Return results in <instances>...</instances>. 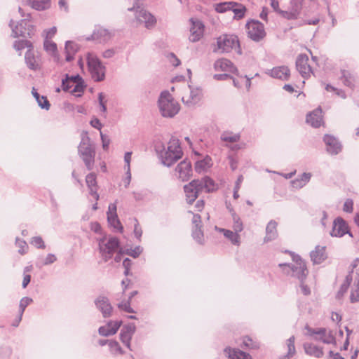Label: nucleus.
Segmentation results:
<instances>
[{
  "label": "nucleus",
  "instance_id": "f257e3e1",
  "mask_svg": "<svg viewBox=\"0 0 359 359\" xmlns=\"http://www.w3.org/2000/svg\"><path fill=\"white\" fill-rule=\"evenodd\" d=\"M216 189L215 182L207 176L201 180H194L184 186L186 200L189 204H192L195 201L200 192L205 191L210 193Z\"/></svg>",
  "mask_w": 359,
  "mask_h": 359
},
{
  "label": "nucleus",
  "instance_id": "f03ea898",
  "mask_svg": "<svg viewBox=\"0 0 359 359\" xmlns=\"http://www.w3.org/2000/svg\"><path fill=\"white\" fill-rule=\"evenodd\" d=\"M78 154L83 160L88 170H92L95 164V145L91 141L87 131H82L81 142L78 147Z\"/></svg>",
  "mask_w": 359,
  "mask_h": 359
},
{
  "label": "nucleus",
  "instance_id": "7ed1b4c3",
  "mask_svg": "<svg viewBox=\"0 0 359 359\" xmlns=\"http://www.w3.org/2000/svg\"><path fill=\"white\" fill-rule=\"evenodd\" d=\"M158 105L162 116L165 118L174 117L180 111V106L168 90L161 93L158 100Z\"/></svg>",
  "mask_w": 359,
  "mask_h": 359
},
{
  "label": "nucleus",
  "instance_id": "20e7f679",
  "mask_svg": "<svg viewBox=\"0 0 359 359\" xmlns=\"http://www.w3.org/2000/svg\"><path fill=\"white\" fill-rule=\"evenodd\" d=\"M98 248L104 262H108L112 258L114 254L121 248L119 239L116 236H109L104 234L102 237L97 238Z\"/></svg>",
  "mask_w": 359,
  "mask_h": 359
},
{
  "label": "nucleus",
  "instance_id": "39448f33",
  "mask_svg": "<svg viewBox=\"0 0 359 359\" xmlns=\"http://www.w3.org/2000/svg\"><path fill=\"white\" fill-rule=\"evenodd\" d=\"M233 48L238 54H241L238 36L234 34H222L217 39L216 47L214 48L213 51L229 53Z\"/></svg>",
  "mask_w": 359,
  "mask_h": 359
},
{
  "label": "nucleus",
  "instance_id": "423d86ee",
  "mask_svg": "<svg viewBox=\"0 0 359 359\" xmlns=\"http://www.w3.org/2000/svg\"><path fill=\"white\" fill-rule=\"evenodd\" d=\"M87 66L91 77L95 82H100L105 79L106 67L95 55L88 53L86 57Z\"/></svg>",
  "mask_w": 359,
  "mask_h": 359
},
{
  "label": "nucleus",
  "instance_id": "0eeeda50",
  "mask_svg": "<svg viewBox=\"0 0 359 359\" xmlns=\"http://www.w3.org/2000/svg\"><path fill=\"white\" fill-rule=\"evenodd\" d=\"M13 20H11L9 27L12 29L14 37L22 36L32 38L34 34V26L29 23L28 19L22 20L17 25L13 27Z\"/></svg>",
  "mask_w": 359,
  "mask_h": 359
},
{
  "label": "nucleus",
  "instance_id": "6e6552de",
  "mask_svg": "<svg viewBox=\"0 0 359 359\" xmlns=\"http://www.w3.org/2000/svg\"><path fill=\"white\" fill-rule=\"evenodd\" d=\"M248 36L255 41H259L266 35L263 23L257 20H250L246 25Z\"/></svg>",
  "mask_w": 359,
  "mask_h": 359
},
{
  "label": "nucleus",
  "instance_id": "1a4fd4ad",
  "mask_svg": "<svg viewBox=\"0 0 359 359\" xmlns=\"http://www.w3.org/2000/svg\"><path fill=\"white\" fill-rule=\"evenodd\" d=\"M346 234H348L350 237H353L346 221L341 217H336L333 221L330 236L341 238Z\"/></svg>",
  "mask_w": 359,
  "mask_h": 359
},
{
  "label": "nucleus",
  "instance_id": "9d476101",
  "mask_svg": "<svg viewBox=\"0 0 359 359\" xmlns=\"http://www.w3.org/2000/svg\"><path fill=\"white\" fill-rule=\"evenodd\" d=\"M96 309L100 311L104 318L112 316L114 308L108 297L104 295L98 296L94 301Z\"/></svg>",
  "mask_w": 359,
  "mask_h": 359
},
{
  "label": "nucleus",
  "instance_id": "9b49d317",
  "mask_svg": "<svg viewBox=\"0 0 359 359\" xmlns=\"http://www.w3.org/2000/svg\"><path fill=\"white\" fill-rule=\"evenodd\" d=\"M135 18L139 22L144 23V27L148 29H152L156 24L155 16L140 7L135 11Z\"/></svg>",
  "mask_w": 359,
  "mask_h": 359
},
{
  "label": "nucleus",
  "instance_id": "f8f14e48",
  "mask_svg": "<svg viewBox=\"0 0 359 359\" xmlns=\"http://www.w3.org/2000/svg\"><path fill=\"white\" fill-rule=\"evenodd\" d=\"M304 0H291L290 10L281 11V16L287 20H296L301 13Z\"/></svg>",
  "mask_w": 359,
  "mask_h": 359
},
{
  "label": "nucleus",
  "instance_id": "ddd939ff",
  "mask_svg": "<svg viewBox=\"0 0 359 359\" xmlns=\"http://www.w3.org/2000/svg\"><path fill=\"white\" fill-rule=\"evenodd\" d=\"M323 142L326 146V151L331 155H337L342 150L341 142L333 135H325Z\"/></svg>",
  "mask_w": 359,
  "mask_h": 359
},
{
  "label": "nucleus",
  "instance_id": "4468645a",
  "mask_svg": "<svg viewBox=\"0 0 359 359\" xmlns=\"http://www.w3.org/2000/svg\"><path fill=\"white\" fill-rule=\"evenodd\" d=\"M308 62L309 57L306 54L302 53L297 56L296 60V69L304 79L309 78L312 72L311 67Z\"/></svg>",
  "mask_w": 359,
  "mask_h": 359
},
{
  "label": "nucleus",
  "instance_id": "2eb2a0df",
  "mask_svg": "<svg viewBox=\"0 0 359 359\" xmlns=\"http://www.w3.org/2000/svg\"><path fill=\"white\" fill-rule=\"evenodd\" d=\"M280 267L288 266L291 270V276L297 278L299 282L304 281L308 275V270L306 264L295 266L292 264H279Z\"/></svg>",
  "mask_w": 359,
  "mask_h": 359
},
{
  "label": "nucleus",
  "instance_id": "dca6fc26",
  "mask_svg": "<svg viewBox=\"0 0 359 359\" xmlns=\"http://www.w3.org/2000/svg\"><path fill=\"white\" fill-rule=\"evenodd\" d=\"M175 171L179 173V178L183 182L188 181L192 175L191 161L187 159L181 161L175 168Z\"/></svg>",
  "mask_w": 359,
  "mask_h": 359
},
{
  "label": "nucleus",
  "instance_id": "f3484780",
  "mask_svg": "<svg viewBox=\"0 0 359 359\" xmlns=\"http://www.w3.org/2000/svg\"><path fill=\"white\" fill-rule=\"evenodd\" d=\"M191 27L190 28L191 36L189 41L191 42L198 41L203 36L204 31V25L203 22L198 20L190 19Z\"/></svg>",
  "mask_w": 359,
  "mask_h": 359
},
{
  "label": "nucleus",
  "instance_id": "a211bd4d",
  "mask_svg": "<svg viewBox=\"0 0 359 359\" xmlns=\"http://www.w3.org/2000/svg\"><path fill=\"white\" fill-rule=\"evenodd\" d=\"M322 109L318 107L313 111L309 113L306 116V123L313 128H319L323 123Z\"/></svg>",
  "mask_w": 359,
  "mask_h": 359
},
{
  "label": "nucleus",
  "instance_id": "6ab92c4d",
  "mask_svg": "<svg viewBox=\"0 0 359 359\" xmlns=\"http://www.w3.org/2000/svg\"><path fill=\"white\" fill-rule=\"evenodd\" d=\"M182 151H175V153L161 152L160 156L162 163L167 167H170L182 158Z\"/></svg>",
  "mask_w": 359,
  "mask_h": 359
},
{
  "label": "nucleus",
  "instance_id": "aec40b11",
  "mask_svg": "<svg viewBox=\"0 0 359 359\" xmlns=\"http://www.w3.org/2000/svg\"><path fill=\"white\" fill-rule=\"evenodd\" d=\"M111 37V33L107 29L99 27L94 30L93 33L86 38L87 41L97 40L100 42H105Z\"/></svg>",
  "mask_w": 359,
  "mask_h": 359
},
{
  "label": "nucleus",
  "instance_id": "412c9836",
  "mask_svg": "<svg viewBox=\"0 0 359 359\" xmlns=\"http://www.w3.org/2000/svg\"><path fill=\"white\" fill-rule=\"evenodd\" d=\"M270 76L283 81H287L290 79V71L286 66L276 67L270 70Z\"/></svg>",
  "mask_w": 359,
  "mask_h": 359
},
{
  "label": "nucleus",
  "instance_id": "4be33fe9",
  "mask_svg": "<svg viewBox=\"0 0 359 359\" xmlns=\"http://www.w3.org/2000/svg\"><path fill=\"white\" fill-rule=\"evenodd\" d=\"M311 261L314 264H320L327 259L325 247L316 246L315 250L310 253Z\"/></svg>",
  "mask_w": 359,
  "mask_h": 359
},
{
  "label": "nucleus",
  "instance_id": "5701e85b",
  "mask_svg": "<svg viewBox=\"0 0 359 359\" xmlns=\"http://www.w3.org/2000/svg\"><path fill=\"white\" fill-rule=\"evenodd\" d=\"M136 331V326L134 323L124 325L121 330L119 336L121 342L125 341H131L134 333Z\"/></svg>",
  "mask_w": 359,
  "mask_h": 359
},
{
  "label": "nucleus",
  "instance_id": "b1692460",
  "mask_svg": "<svg viewBox=\"0 0 359 359\" xmlns=\"http://www.w3.org/2000/svg\"><path fill=\"white\" fill-rule=\"evenodd\" d=\"M304 349L307 355L314 356L318 358H322L324 354L322 347L314 345L312 343H304Z\"/></svg>",
  "mask_w": 359,
  "mask_h": 359
},
{
  "label": "nucleus",
  "instance_id": "393cba45",
  "mask_svg": "<svg viewBox=\"0 0 359 359\" xmlns=\"http://www.w3.org/2000/svg\"><path fill=\"white\" fill-rule=\"evenodd\" d=\"M277 226L278 223L274 220H271L267 224L266 227V236L264 238V242H269L277 238Z\"/></svg>",
  "mask_w": 359,
  "mask_h": 359
},
{
  "label": "nucleus",
  "instance_id": "a878e982",
  "mask_svg": "<svg viewBox=\"0 0 359 359\" xmlns=\"http://www.w3.org/2000/svg\"><path fill=\"white\" fill-rule=\"evenodd\" d=\"M215 68L216 70L221 69L222 71H230L232 72L237 71V68L234 65L227 59L217 60L215 62Z\"/></svg>",
  "mask_w": 359,
  "mask_h": 359
},
{
  "label": "nucleus",
  "instance_id": "bb28decb",
  "mask_svg": "<svg viewBox=\"0 0 359 359\" xmlns=\"http://www.w3.org/2000/svg\"><path fill=\"white\" fill-rule=\"evenodd\" d=\"M32 94L33 97L35 98L36 101L38 103V105L43 109L48 110L50 107V104L47 99L46 96L41 95L36 90V89L33 87L32 89Z\"/></svg>",
  "mask_w": 359,
  "mask_h": 359
},
{
  "label": "nucleus",
  "instance_id": "cd10ccee",
  "mask_svg": "<svg viewBox=\"0 0 359 359\" xmlns=\"http://www.w3.org/2000/svg\"><path fill=\"white\" fill-rule=\"evenodd\" d=\"M25 63L27 67L32 70L37 71L40 69V65L34 57L32 50L29 49L25 55Z\"/></svg>",
  "mask_w": 359,
  "mask_h": 359
},
{
  "label": "nucleus",
  "instance_id": "c85d7f7f",
  "mask_svg": "<svg viewBox=\"0 0 359 359\" xmlns=\"http://www.w3.org/2000/svg\"><path fill=\"white\" fill-rule=\"evenodd\" d=\"M190 95L187 100H185L184 97H182V101L189 105L197 103L201 99V88H191L190 86Z\"/></svg>",
  "mask_w": 359,
  "mask_h": 359
},
{
  "label": "nucleus",
  "instance_id": "c756f323",
  "mask_svg": "<svg viewBox=\"0 0 359 359\" xmlns=\"http://www.w3.org/2000/svg\"><path fill=\"white\" fill-rule=\"evenodd\" d=\"M29 5L36 11H44L50 8V0H28Z\"/></svg>",
  "mask_w": 359,
  "mask_h": 359
},
{
  "label": "nucleus",
  "instance_id": "7c9ffc66",
  "mask_svg": "<svg viewBox=\"0 0 359 359\" xmlns=\"http://www.w3.org/2000/svg\"><path fill=\"white\" fill-rule=\"evenodd\" d=\"M220 232H222L224 237L228 238L232 244L239 245L240 244V235L235 231H231L225 229H219Z\"/></svg>",
  "mask_w": 359,
  "mask_h": 359
},
{
  "label": "nucleus",
  "instance_id": "2f4dec72",
  "mask_svg": "<svg viewBox=\"0 0 359 359\" xmlns=\"http://www.w3.org/2000/svg\"><path fill=\"white\" fill-rule=\"evenodd\" d=\"M231 11L234 13L233 19L241 20L245 17L247 9L244 5L234 1Z\"/></svg>",
  "mask_w": 359,
  "mask_h": 359
},
{
  "label": "nucleus",
  "instance_id": "473e14b6",
  "mask_svg": "<svg viewBox=\"0 0 359 359\" xmlns=\"http://www.w3.org/2000/svg\"><path fill=\"white\" fill-rule=\"evenodd\" d=\"M120 328V323H116L115 327L111 328L107 327V326H100L98 328V333L100 335L103 337H109L115 334Z\"/></svg>",
  "mask_w": 359,
  "mask_h": 359
},
{
  "label": "nucleus",
  "instance_id": "72a5a7b5",
  "mask_svg": "<svg viewBox=\"0 0 359 359\" xmlns=\"http://www.w3.org/2000/svg\"><path fill=\"white\" fill-rule=\"evenodd\" d=\"M182 151L179 142V140L176 138L175 137L172 136L169 143L168 146L167 147V149L164 151L163 152H168V153H175V151Z\"/></svg>",
  "mask_w": 359,
  "mask_h": 359
},
{
  "label": "nucleus",
  "instance_id": "f704fd0d",
  "mask_svg": "<svg viewBox=\"0 0 359 359\" xmlns=\"http://www.w3.org/2000/svg\"><path fill=\"white\" fill-rule=\"evenodd\" d=\"M341 79L343 83L347 87L353 88L354 86V78L352 74L348 71L344 69L341 71Z\"/></svg>",
  "mask_w": 359,
  "mask_h": 359
},
{
  "label": "nucleus",
  "instance_id": "c9c22d12",
  "mask_svg": "<svg viewBox=\"0 0 359 359\" xmlns=\"http://www.w3.org/2000/svg\"><path fill=\"white\" fill-rule=\"evenodd\" d=\"M107 222L114 229H116L120 231H123V227L118 217L117 213L107 216Z\"/></svg>",
  "mask_w": 359,
  "mask_h": 359
},
{
  "label": "nucleus",
  "instance_id": "e433bc0d",
  "mask_svg": "<svg viewBox=\"0 0 359 359\" xmlns=\"http://www.w3.org/2000/svg\"><path fill=\"white\" fill-rule=\"evenodd\" d=\"M233 4L234 1L220 2L215 5V11L219 13H225L226 11H231Z\"/></svg>",
  "mask_w": 359,
  "mask_h": 359
},
{
  "label": "nucleus",
  "instance_id": "4c0bfd02",
  "mask_svg": "<svg viewBox=\"0 0 359 359\" xmlns=\"http://www.w3.org/2000/svg\"><path fill=\"white\" fill-rule=\"evenodd\" d=\"M43 47L45 50L53 56H55L57 54V44L55 42L46 39L43 42Z\"/></svg>",
  "mask_w": 359,
  "mask_h": 359
},
{
  "label": "nucleus",
  "instance_id": "58836bf2",
  "mask_svg": "<svg viewBox=\"0 0 359 359\" xmlns=\"http://www.w3.org/2000/svg\"><path fill=\"white\" fill-rule=\"evenodd\" d=\"M315 341H322L323 343L326 344H332L335 345L337 343L336 339L333 335L332 331L330 330L329 332H327V330L326 334H325V337H323V338H318V337H316V338H315Z\"/></svg>",
  "mask_w": 359,
  "mask_h": 359
},
{
  "label": "nucleus",
  "instance_id": "ea45409f",
  "mask_svg": "<svg viewBox=\"0 0 359 359\" xmlns=\"http://www.w3.org/2000/svg\"><path fill=\"white\" fill-rule=\"evenodd\" d=\"M294 340L295 338L294 336L290 337L287 340V346L288 348V352L287 353L284 355L282 359H287L291 358L294 353H295V346H294Z\"/></svg>",
  "mask_w": 359,
  "mask_h": 359
},
{
  "label": "nucleus",
  "instance_id": "a19ab883",
  "mask_svg": "<svg viewBox=\"0 0 359 359\" xmlns=\"http://www.w3.org/2000/svg\"><path fill=\"white\" fill-rule=\"evenodd\" d=\"M232 219L233 231L239 233L243 230V224L241 219L236 213H233Z\"/></svg>",
  "mask_w": 359,
  "mask_h": 359
},
{
  "label": "nucleus",
  "instance_id": "79ce46f5",
  "mask_svg": "<svg viewBox=\"0 0 359 359\" xmlns=\"http://www.w3.org/2000/svg\"><path fill=\"white\" fill-rule=\"evenodd\" d=\"M13 47L17 50H21L25 48H29V49L32 50L33 46L31 41L23 39L15 41Z\"/></svg>",
  "mask_w": 359,
  "mask_h": 359
},
{
  "label": "nucleus",
  "instance_id": "37998d69",
  "mask_svg": "<svg viewBox=\"0 0 359 359\" xmlns=\"http://www.w3.org/2000/svg\"><path fill=\"white\" fill-rule=\"evenodd\" d=\"M241 346L243 348L245 349H257L258 348V344L248 336L243 338L242 344Z\"/></svg>",
  "mask_w": 359,
  "mask_h": 359
},
{
  "label": "nucleus",
  "instance_id": "c03bdc74",
  "mask_svg": "<svg viewBox=\"0 0 359 359\" xmlns=\"http://www.w3.org/2000/svg\"><path fill=\"white\" fill-rule=\"evenodd\" d=\"M202 226L193 227L192 237L199 244L203 243V231L201 229Z\"/></svg>",
  "mask_w": 359,
  "mask_h": 359
},
{
  "label": "nucleus",
  "instance_id": "a18cd8bd",
  "mask_svg": "<svg viewBox=\"0 0 359 359\" xmlns=\"http://www.w3.org/2000/svg\"><path fill=\"white\" fill-rule=\"evenodd\" d=\"M109 346L111 352L113 354L123 355L124 353V351L122 349L118 342L116 340H110L109 341Z\"/></svg>",
  "mask_w": 359,
  "mask_h": 359
},
{
  "label": "nucleus",
  "instance_id": "49530a36",
  "mask_svg": "<svg viewBox=\"0 0 359 359\" xmlns=\"http://www.w3.org/2000/svg\"><path fill=\"white\" fill-rule=\"evenodd\" d=\"M221 140L224 142H237L240 140L241 136L239 134H229V133H223L221 135Z\"/></svg>",
  "mask_w": 359,
  "mask_h": 359
},
{
  "label": "nucleus",
  "instance_id": "de8ad7c7",
  "mask_svg": "<svg viewBox=\"0 0 359 359\" xmlns=\"http://www.w3.org/2000/svg\"><path fill=\"white\" fill-rule=\"evenodd\" d=\"M33 302V299L28 297H25L21 299L19 304V313L23 316L25 309Z\"/></svg>",
  "mask_w": 359,
  "mask_h": 359
},
{
  "label": "nucleus",
  "instance_id": "09e8293b",
  "mask_svg": "<svg viewBox=\"0 0 359 359\" xmlns=\"http://www.w3.org/2000/svg\"><path fill=\"white\" fill-rule=\"evenodd\" d=\"M311 177V174L310 172H304L301 176L299 180H297L292 182L294 185L299 184L298 186L299 187H302L306 184V183L309 182Z\"/></svg>",
  "mask_w": 359,
  "mask_h": 359
},
{
  "label": "nucleus",
  "instance_id": "8fccbe9b",
  "mask_svg": "<svg viewBox=\"0 0 359 359\" xmlns=\"http://www.w3.org/2000/svg\"><path fill=\"white\" fill-rule=\"evenodd\" d=\"M143 251V248L138 245L135 248H129L124 250L126 255H128L135 259L137 258Z\"/></svg>",
  "mask_w": 359,
  "mask_h": 359
},
{
  "label": "nucleus",
  "instance_id": "3c124183",
  "mask_svg": "<svg viewBox=\"0 0 359 359\" xmlns=\"http://www.w3.org/2000/svg\"><path fill=\"white\" fill-rule=\"evenodd\" d=\"M15 245L19 248L18 252L20 255H25L28 249V245L25 241L19 238H15Z\"/></svg>",
  "mask_w": 359,
  "mask_h": 359
},
{
  "label": "nucleus",
  "instance_id": "603ef678",
  "mask_svg": "<svg viewBox=\"0 0 359 359\" xmlns=\"http://www.w3.org/2000/svg\"><path fill=\"white\" fill-rule=\"evenodd\" d=\"M305 330L307 331L306 334L311 337H313L314 339V336L316 334H325V327H320V328H312L308 325L305 326Z\"/></svg>",
  "mask_w": 359,
  "mask_h": 359
},
{
  "label": "nucleus",
  "instance_id": "864d4df0",
  "mask_svg": "<svg viewBox=\"0 0 359 359\" xmlns=\"http://www.w3.org/2000/svg\"><path fill=\"white\" fill-rule=\"evenodd\" d=\"M65 52H69L75 54L79 50V46L74 41H67L65 47Z\"/></svg>",
  "mask_w": 359,
  "mask_h": 359
},
{
  "label": "nucleus",
  "instance_id": "5fc2aeb1",
  "mask_svg": "<svg viewBox=\"0 0 359 359\" xmlns=\"http://www.w3.org/2000/svg\"><path fill=\"white\" fill-rule=\"evenodd\" d=\"M68 79V74H65L64 78L62 79L61 88L65 92H69L74 85Z\"/></svg>",
  "mask_w": 359,
  "mask_h": 359
},
{
  "label": "nucleus",
  "instance_id": "6e6d98bb",
  "mask_svg": "<svg viewBox=\"0 0 359 359\" xmlns=\"http://www.w3.org/2000/svg\"><path fill=\"white\" fill-rule=\"evenodd\" d=\"M12 353V349L10 346L2 345L0 346V359H8Z\"/></svg>",
  "mask_w": 359,
  "mask_h": 359
},
{
  "label": "nucleus",
  "instance_id": "4d7b16f0",
  "mask_svg": "<svg viewBox=\"0 0 359 359\" xmlns=\"http://www.w3.org/2000/svg\"><path fill=\"white\" fill-rule=\"evenodd\" d=\"M86 182L88 188L97 187L96 175L90 172L86 177Z\"/></svg>",
  "mask_w": 359,
  "mask_h": 359
},
{
  "label": "nucleus",
  "instance_id": "13d9d810",
  "mask_svg": "<svg viewBox=\"0 0 359 359\" xmlns=\"http://www.w3.org/2000/svg\"><path fill=\"white\" fill-rule=\"evenodd\" d=\"M30 243L38 249H44L46 248L45 243L41 236L33 237Z\"/></svg>",
  "mask_w": 359,
  "mask_h": 359
},
{
  "label": "nucleus",
  "instance_id": "bf43d9fd",
  "mask_svg": "<svg viewBox=\"0 0 359 359\" xmlns=\"http://www.w3.org/2000/svg\"><path fill=\"white\" fill-rule=\"evenodd\" d=\"M118 307L120 309L123 310L124 311L129 313H135V310L130 306V302L126 301L125 302H121L118 304Z\"/></svg>",
  "mask_w": 359,
  "mask_h": 359
},
{
  "label": "nucleus",
  "instance_id": "052dcab7",
  "mask_svg": "<svg viewBox=\"0 0 359 359\" xmlns=\"http://www.w3.org/2000/svg\"><path fill=\"white\" fill-rule=\"evenodd\" d=\"M355 288L354 290H352L350 295V300L351 303H355L359 301V288L358 285L355 283Z\"/></svg>",
  "mask_w": 359,
  "mask_h": 359
},
{
  "label": "nucleus",
  "instance_id": "680f3d73",
  "mask_svg": "<svg viewBox=\"0 0 359 359\" xmlns=\"http://www.w3.org/2000/svg\"><path fill=\"white\" fill-rule=\"evenodd\" d=\"M86 86L85 84L84 81L77 82L74 88L72 90V94H75L76 93H83L86 88Z\"/></svg>",
  "mask_w": 359,
  "mask_h": 359
},
{
  "label": "nucleus",
  "instance_id": "e2e57ef3",
  "mask_svg": "<svg viewBox=\"0 0 359 359\" xmlns=\"http://www.w3.org/2000/svg\"><path fill=\"white\" fill-rule=\"evenodd\" d=\"M100 138L102 144V148L104 151L107 150L109 149V146L110 144V138L109 136L106 135L105 134H103L102 131H100Z\"/></svg>",
  "mask_w": 359,
  "mask_h": 359
},
{
  "label": "nucleus",
  "instance_id": "0e129e2a",
  "mask_svg": "<svg viewBox=\"0 0 359 359\" xmlns=\"http://www.w3.org/2000/svg\"><path fill=\"white\" fill-rule=\"evenodd\" d=\"M98 102L101 107V111L103 113H106L107 109L104 101V95L103 93H98Z\"/></svg>",
  "mask_w": 359,
  "mask_h": 359
},
{
  "label": "nucleus",
  "instance_id": "69168bd1",
  "mask_svg": "<svg viewBox=\"0 0 359 359\" xmlns=\"http://www.w3.org/2000/svg\"><path fill=\"white\" fill-rule=\"evenodd\" d=\"M353 210V201L351 199H347L343 206V210L346 212L351 213Z\"/></svg>",
  "mask_w": 359,
  "mask_h": 359
},
{
  "label": "nucleus",
  "instance_id": "338daca9",
  "mask_svg": "<svg viewBox=\"0 0 359 359\" xmlns=\"http://www.w3.org/2000/svg\"><path fill=\"white\" fill-rule=\"evenodd\" d=\"M90 229L93 232L102 235V236L104 234L102 232V226L100 224L97 222H92L90 224Z\"/></svg>",
  "mask_w": 359,
  "mask_h": 359
},
{
  "label": "nucleus",
  "instance_id": "774afa93",
  "mask_svg": "<svg viewBox=\"0 0 359 359\" xmlns=\"http://www.w3.org/2000/svg\"><path fill=\"white\" fill-rule=\"evenodd\" d=\"M57 260V257L54 254L49 253L44 259L43 264L46 265H50L53 264Z\"/></svg>",
  "mask_w": 359,
  "mask_h": 359
}]
</instances>
